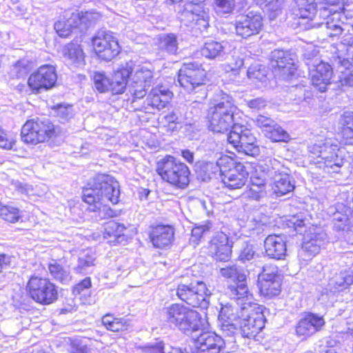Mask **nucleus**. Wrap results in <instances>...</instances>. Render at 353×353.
<instances>
[{"instance_id": "obj_59", "label": "nucleus", "mask_w": 353, "mask_h": 353, "mask_svg": "<svg viewBox=\"0 0 353 353\" xmlns=\"http://www.w3.org/2000/svg\"><path fill=\"white\" fill-rule=\"evenodd\" d=\"M243 65V61L241 58L233 57L230 62L223 65V68L225 72H232L234 75H236Z\"/></svg>"}, {"instance_id": "obj_55", "label": "nucleus", "mask_w": 353, "mask_h": 353, "mask_svg": "<svg viewBox=\"0 0 353 353\" xmlns=\"http://www.w3.org/2000/svg\"><path fill=\"white\" fill-rule=\"evenodd\" d=\"M338 64V70L341 73L339 77L342 85L353 86V66L349 68L342 67L341 63Z\"/></svg>"}, {"instance_id": "obj_35", "label": "nucleus", "mask_w": 353, "mask_h": 353, "mask_svg": "<svg viewBox=\"0 0 353 353\" xmlns=\"http://www.w3.org/2000/svg\"><path fill=\"white\" fill-rule=\"evenodd\" d=\"M132 71V63H128L118 69L110 80V92L114 94L123 92Z\"/></svg>"}, {"instance_id": "obj_15", "label": "nucleus", "mask_w": 353, "mask_h": 353, "mask_svg": "<svg viewBox=\"0 0 353 353\" xmlns=\"http://www.w3.org/2000/svg\"><path fill=\"white\" fill-rule=\"evenodd\" d=\"M220 274L222 276L230 279L235 283L228 287L229 295L231 299L241 301L243 299L248 300L251 294L248 292L246 284V276L243 270L236 265H228L220 269Z\"/></svg>"}, {"instance_id": "obj_18", "label": "nucleus", "mask_w": 353, "mask_h": 353, "mask_svg": "<svg viewBox=\"0 0 353 353\" xmlns=\"http://www.w3.org/2000/svg\"><path fill=\"white\" fill-rule=\"evenodd\" d=\"M258 285L263 296L272 297L278 295L281 291V278L277 266L264 265L259 274Z\"/></svg>"}, {"instance_id": "obj_11", "label": "nucleus", "mask_w": 353, "mask_h": 353, "mask_svg": "<svg viewBox=\"0 0 353 353\" xmlns=\"http://www.w3.org/2000/svg\"><path fill=\"white\" fill-rule=\"evenodd\" d=\"M54 134V128L49 119H30L22 126L21 135L23 141L36 145L43 143Z\"/></svg>"}, {"instance_id": "obj_22", "label": "nucleus", "mask_w": 353, "mask_h": 353, "mask_svg": "<svg viewBox=\"0 0 353 353\" xmlns=\"http://www.w3.org/2000/svg\"><path fill=\"white\" fill-rule=\"evenodd\" d=\"M325 325L323 316L313 313H308L301 318L295 328L296 335L302 340L320 331Z\"/></svg>"}, {"instance_id": "obj_23", "label": "nucleus", "mask_w": 353, "mask_h": 353, "mask_svg": "<svg viewBox=\"0 0 353 353\" xmlns=\"http://www.w3.org/2000/svg\"><path fill=\"white\" fill-rule=\"evenodd\" d=\"M183 15L200 31L205 30L209 26L208 10L201 4L192 2L185 3Z\"/></svg>"}, {"instance_id": "obj_51", "label": "nucleus", "mask_w": 353, "mask_h": 353, "mask_svg": "<svg viewBox=\"0 0 353 353\" xmlns=\"http://www.w3.org/2000/svg\"><path fill=\"white\" fill-rule=\"evenodd\" d=\"M218 168H220L219 175L222 177L228 172L232 170L236 166V162L232 157L228 155L221 156L216 161Z\"/></svg>"}, {"instance_id": "obj_9", "label": "nucleus", "mask_w": 353, "mask_h": 353, "mask_svg": "<svg viewBox=\"0 0 353 353\" xmlns=\"http://www.w3.org/2000/svg\"><path fill=\"white\" fill-rule=\"evenodd\" d=\"M327 240V234L323 228L314 225L310 227L304 234L302 246L298 253L301 264L307 265L319 254Z\"/></svg>"}, {"instance_id": "obj_21", "label": "nucleus", "mask_w": 353, "mask_h": 353, "mask_svg": "<svg viewBox=\"0 0 353 353\" xmlns=\"http://www.w3.org/2000/svg\"><path fill=\"white\" fill-rule=\"evenodd\" d=\"M272 66L285 79H288L294 74L296 70L295 59L288 52L276 50L272 52Z\"/></svg>"}, {"instance_id": "obj_31", "label": "nucleus", "mask_w": 353, "mask_h": 353, "mask_svg": "<svg viewBox=\"0 0 353 353\" xmlns=\"http://www.w3.org/2000/svg\"><path fill=\"white\" fill-rule=\"evenodd\" d=\"M288 171L286 168L270 179L272 181V190L277 196L285 195L292 192L295 188L294 180L288 173Z\"/></svg>"}, {"instance_id": "obj_32", "label": "nucleus", "mask_w": 353, "mask_h": 353, "mask_svg": "<svg viewBox=\"0 0 353 353\" xmlns=\"http://www.w3.org/2000/svg\"><path fill=\"white\" fill-rule=\"evenodd\" d=\"M248 173L244 170V166L238 163L236 166L226 174H223L221 181L225 187L231 189H240L246 183Z\"/></svg>"}, {"instance_id": "obj_53", "label": "nucleus", "mask_w": 353, "mask_h": 353, "mask_svg": "<svg viewBox=\"0 0 353 353\" xmlns=\"http://www.w3.org/2000/svg\"><path fill=\"white\" fill-rule=\"evenodd\" d=\"M56 114L64 122L68 121L74 117L72 106L69 104H57L54 107Z\"/></svg>"}, {"instance_id": "obj_60", "label": "nucleus", "mask_w": 353, "mask_h": 353, "mask_svg": "<svg viewBox=\"0 0 353 353\" xmlns=\"http://www.w3.org/2000/svg\"><path fill=\"white\" fill-rule=\"evenodd\" d=\"M282 1L281 0H272L265 4L263 8L269 14L270 20L274 19L281 11Z\"/></svg>"}, {"instance_id": "obj_26", "label": "nucleus", "mask_w": 353, "mask_h": 353, "mask_svg": "<svg viewBox=\"0 0 353 353\" xmlns=\"http://www.w3.org/2000/svg\"><path fill=\"white\" fill-rule=\"evenodd\" d=\"M332 224L336 231L353 232V197L352 207L343 204L337 205L336 211L333 214Z\"/></svg>"}, {"instance_id": "obj_1", "label": "nucleus", "mask_w": 353, "mask_h": 353, "mask_svg": "<svg viewBox=\"0 0 353 353\" xmlns=\"http://www.w3.org/2000/svg\"><path fill=\"white\" fill-rule=\"evenodd\" d=\"M120 190L119 183L108 174H98L92 188L83 190V199L89 205V210L98 212L101 218L111 216L112 211L108 202L116 204L119 201Z\"/></svg>"}, {"instance_id": "obj_52", "label": "nucleus", "mask_w": 353, "mask_h": 353, "mask_svg": "<svg viewBox=\"0 0 353 353\" xmlns=\"http://www.w3.org/2000/svg\"><path fill=\"white\" fill-rule=\"evenodd\" d=\"M211 228L212 223L210 221H206L205 224L195 226L192 230V234L190 239V243H192L194 246L198 245L202 235L209 231Z\"/></svg>"}, {"instance_id": "obj_19", "label": "nucleus", "mask_w": 353, "mask_h": 353, "mask_svg": "<svg viewBox=\"0 0 353 353\" xmlns=\"http://www.w3.org/2000/svg\"><path fill=\"white\" fill-rule=\"evenodd\" d=\"M57 79L55 68L51 65L40 66L37 72L32 74L28 79V86L34 92H40L52 88Z\"/></svg>"}, {"instance_id": "obj_3", "label": "nucleus", "mask_w": 353, "mask_h": 353, "mask_svg": "<svg viewBox=\"0 0 353 353\" xmlns=\"http://www.w3.org/2000/svg\"><path fill=\"white\" fill-rule=\"evenodd\" d=\"M250 299H243L236 301L241 305V316L237 325L240 327L243 337L251 338L256 336L265 325L263 314L264 307L258 303L252 302V296Z\"/></svg>"}, {"instance_id": "obj_47", "label": "nucleus", "mask_w": 353, "mask_h": 353, "mask_svg": "<svg viewBox=\"0 0 353 353\" xmlns=\"http://www.w3.org/2000/svg\"><path fill=\"white\" fill-rule=\"evenodd\" d=\"M264 135L274 142L287 141L290 137L288 133L276 122L269 130H266Z\"/></svg>"}, {"instance_id": "obj_41", "label": "nucleus", "mask_w": 353, "mask_h": 353, "mask_svg": "<svg viewBox=\"0 0 353 353\" xmlns=\"http://www.w3.org/2000/svg\"><path fill=\"white\" fill-rule=\"evenodd\" d=\"M224 49L223 43L210 40L204 43L201 53L207 59H214L223 55Z\"/></svg>"}, {"instance_id": "obj_25", "label": "nucleus", "mask_w": 353, "mask_h": 353, "mask_svg": "<svg viewBox=\"0 0 353 353\" xmlns=\"http://www.w3.org/2000/svg\"><path fill=\"white\" fill-rule=\"evenodd\" d=\"M209 252L216 261H229L232 254V244L228 236L223 232H218L210 243Z\"/></svg>"}, {"instance_id": "obj_20", "label": "nucleus", "mask_w": 353, "mask_h": 353, "mask_svg": "<svg viewBox=\"0 0 353 353\" xmlns=\"http://www.w3.org/2000/svg\"><path fill=\"white\" fill-rule=\"evenodd\" d=\"M262 26L261 15L254 12L239 17L235 22L236 34L245 39L259 33Z\"/></svg>"}, {"instance_id": "obj_2", "label": "nucleus", "mask_w": 353, "mask_h": 353, "mask_svg": "<svg viewBox=\"0 0 353 353\" xmlns=\"http://www.w3.org/2000/svg\"><path fill=\"white\" fill-rule=\"evenodd\" d=\"M163 317L168 325L187 335L204 328L198 312L182 304L173 303L163 310Z\"/></svg>"}, {"instance_id": "obj_40", "label": "nucleus", "mask_w": 353, "mask_h": 353, "mask_svg": "<svg viewBox=\"0 0 353 353\" xmlns=\"http://www.w3.org/2000/svg\"><path fill=\"white\" fill-rule=\"evenodd\" d=\"M305 1L303 6H300L298 2H295L294 14L303 19L313 20L317 12L316 1L305 0Z\"/></svg>"}, {"instance_id": "obj_48", "label": "nucleus", "mask_w": 353, "mask_h": 353, "mask_svg": "<svg viewBox=\"0 0 353 353\" xmlns=\"http://www.w3.org/2000/svg\"><path fill=\"white\" fill-rule=\"evenodd\" d=\"M160 48L169 54H176L178 50L176 36L173 34L162 36L160 39Z\"/></svg>"}, {"instance_id": "obj_17", "label": "nucleus", "mask_w": 353, "mask_h": 353, "mask_svg": "<svg viewBox=\"0 0 353 353\" xmlns=\"http://www.w3.org/2000/svg\"><path fill=\"white\" fill-rule=\"evenodd\" d=\"M131 74L128 88L133 97L132 101H135L136 99H142L145 96L147 88L153 83L154 74L151 68L141 65Z\"/></svg>"}, {"instance_id": "obj_14", "label": "nucleus", "mask_w": 353, "mask_h": 353, "mask_svg": "<svg viewBox=\"0 0 353 353\" xmlns=\"http://www.w3.org/2000/svg\"><path fill=\"white\" fill-rule=\"evenodd\" d=\"M228 141L239 152L254 156L259 150L256 138L252 131L245 126L236 124L228 135Z\"/></svg>"}, {"instance_id": "obj_7", "label": "nucleus", "mask_w": 353, "mask_h": 353, "mask_svg": "<svg viewBox=\"0 0 353 353\" xmlns=\"http://www.w3.org/2000/svg\"><path fill=\"white\" fill-rule=\"evenodd\" d=\"M236 107L233 99L227 96L222 101L210 108L208 112L209 128L216 133L228 132L236 123H234Z\"/></svg>"}, {"instance_id": "obj_24", "label": "nucleus", "mask_w": 353, "mask_h": 353, "mask_svg": "<svg viewBox=\"0 0 353 353\" xmlns=\"http://www.w3.org/2000/svg\"><path fill=\"white\" fill-rule=\"evenodd\" d=\"M224 346L223 339L214 332H203L195 339L194 353H219Z\"/></svg>"}, {"instance_id": "obj_33", "label": "nucleus", "mask_w": 353, "mask_h": 353, "mask_svg": "<svg viewBox=\"0 0 353 353\" xmlns=\"http://www.w3.org/2000/svg\"><path fill=\"white\" fill-rule=\"evenodd\" d=\"M174 229L170 225H159L150 233V239L156 248H163L170 245L174 239Z\"/></svg>"}, {"instance_id": "obj_5", "label": "nucleus", "mask_w": 353, "mask_h": 353, "mask_svg": "<svg viewBox=\"0 0 353 353\" xmlns=\"http://www.w3.org/2000/svg\"><path fill=\"white\" fill-rule=\"evenodd\" d=\"M157 172L162 179L173 186L184 189L189 183L188 166L171 156H166L157 163Z\"/></svg>"}, {"instance_id": "obj_45", "label": "nucleus", "mask_w": 353, "mask_h": 353, "mask_svg": "<svg viewBox=\"0 0 353 353\" xmlns=\"http://www.w3.org/2000/svg\"><path fill=\"white\" fill-rule=\"evenodd\" d=\"M73 14H77L78 20L76 21L77 26H83L87 28L92 26L101 18V14L95 11H87L85 12H72Z\"/></svg>"}, {"instance_id": "obj_8", "label": "nucleus", "mask_w": 353, "mask_h": 353, "mask_svg": "<svg viewBox=\"0 0 353 353\" xmlns=\"http://www.w3.org/2000/svg\"><path fill=\"white\" fill-rule=\"evenodd\" d=\"M336 143V141L326 139L310 147V152L321 159L318 163H323L325 167L328 169V172H330L329 169H331L333 172H337L344 163L343 152Z\"/></svg>"}, {"instance_id": "obj_57", "label": "nucleus", "mask_w": 353, "mask_h": 353, "mask_svg": "<svg viewBox=\"0 0 353 353\" xmlns=\"http://www.w3.org/2000/svg\"><path fill=\"white\" fill-rule=\"evenodd\" d=\"M234 0H216V12L219 14L230 13L234 8Z\"/></svg>"}, {"instance_id": "obj_63", "label": "nucleus", "mask_w": 353, "mask_h": 353, "mask_svg": "<svg viewBox=\"0 0 353 353\" xmlns=\"http://www.w3.org/2000/svg\"><path fill=\"white\" fill-rule=\"evenodd\" d=\"M255 123L256 125L261 129L263 133L265 134L266 130H269L274 124L275 121L270 117L261 114L256 117Z\"/></svg>"}, {"instance_id": "obj_29", "label": "nucleus", "mask_w": 353, "mask_h": 353, "mask_svg": "<svg viewBox=\"0 0 353 353\" xmlns=\"http://www.w3.org/2000/svg\"><path fill=\"white\" fill-rule=\"evenodd\" d=\"M264 248L266 255L271 259L281 260L286 255V241L283 236L268 235L264 241Z\"/></svg>"}, {"instance_id": "obj_10", "label": "nucleus", "mask_w": 353, "mask_h": 353, "mask_svg": "<svg viewBox=\"0 0 353 353\" xmlns=\"http://www.w3.org/2000/svg\"><path fill=\"white\" fill-rule=\"evenodd\" d=\"M176 294L179 299L187 304L201 308L208 307V299L211 295L210 291L203 281L179 284Z\"/></svg>"}, {"instance_id": "obj_54", "label": "nucleus", "mask_w": 353, "mask_h": 353, "mask_svg": "<svg viewBox=\"0 0 353 353\" xmlns=\"http://www.w3.org/2000/svg\"><path fill=\"white\" fill-rule=\"evenodd\" d=\"M328 287L333 293H336L346 289V285L343 272L336 274L329 281Z\"/></svg>"}, {"instance_id": "obj_43", "label": "nucleus", "mask_w": 353, "mask_h": 353, "mask_svg": "<svg viewBox=\"0 0 353 353\" xmlns=\"http://www.w3.org/2000/svg\"><path fill=\"white\" fill-rule=\"evenodd\" d=\"M261 172L267 175L270 179H272L277 174H279L286 168L284 167L280 161L276 159L268 158L260 165Z\"/></svg>"}, {"instance_id": "obj_61", "label": "nucleus", "mask_w": 353, "mask_h": 353, "mask_svg": "<svg viewBox=\"0 0 353 353\" xmlns=\"http://www.w3.org/2000/svg\"><path fill=\"white\" fill-rule=\"evenodd\" d=\"M266 195L265 189L250 185L249 190L245 193V196L251 200L260 201Z\"/></svg>"}, {"instance_id": "obj_42", "label": "nucleus", "mask_w": 353, "mask_h": 353, "mask_svg": "<svg viewBox=\"0 0 353 353\" xmlns=\"http://www.w3.org/2000/svg\"><path fill=\"white\" fill-rule=\"evenodd\" d=\"M341 134L345 144H353V112L343 114L341 120Z\"/></svg>"}, {"instance_id": "obj_56", "label": "nucleus", "mask_w": 353, "mask_h": 353, "mask_svg": "<svg viewBox=\"0 0 353 353\" xmlns=\"http://www.w3.org/2000/svg\"><path fill=\"white\" fill-rule=\"evenodd\" d=\"M254 254L253 245L247 241H244L240 247L238 258L241 261L245 262L252 259Z\"/></svg>"}, {"instance_id": "obj_13", "label": "nucleus", "mask_w": 353, "mask_h": 353, "mask_svg": "<svg viewBox=\"0 0 353 353\" xmlns=\"http://www.w3.org/2000/svg\"><path fill=\"white\" fill-rule=\"evenodd\" d=\"M30 296L37 303L49 305L58 298L56 285L49 279L32 276L27 285Z\"/></svg>"}, {"instance_id": "obj_62", "label": "nucleus", "mask_w": 353, "mask_h": 353, "mask_svg": "<svg viewBox=\"0 0 353 353\" xmlns=\"http://www.w3.org/2000/svg\"><path fill=\"white\" fill-rule=\"evenodd\" d=\"M201 169L204 172L205 178L210 179L213 175H219L220 168L216 162H205L201 165Z\"/></svg>"}, {"instance_id": "obj_36", "label": "nucleus", "mask_w": 353, "mask_h": 353, "mask_svg": "<svg viewBox=\"0 0 353 353\" xmlns=\"http://www.w3.org/2000/svg\"><path fill=\"white\" fill-rule=\"evenodd\" d=\"M95 261V254L91 250L83 251L79 255L77 264L74 268V270L77 274H90L94 270Z\"/></svg>"}, {"instance_id": "obj_37", "label": "nucleus", "mask_w": 353, "mask_h": 353, "mask_svg": "<svg viewBox=\"0 0 353 353\" xmlns=\"http://www.w3.org/2000/svg\"><path fill=\"white\" fill-rule=\"evenodd\" d=\"M48 270L52 277L62 284L68 285L72 281L69 267L63 266L55 260H52L49 263Z\"/></svg>"}, {"instance_id": "obj_58", "label": "nucleus", "mask_w": 353, "mask_h": 353, "mask_svg": "<svg viewBox=\"0 0 353 353\" xmlns=\"http://www.w3.org/2000/svg\"><path fill=\"white\" fill-rule=\"evenodd\" d=\"M247 75L250 79L263 81L266 77L265 68H262L261 65L250 67L247 71Z\"/></svg>"}, {"instance_id": "obj_12", "label": "nucleus", "mask_w": 353, "mask_h": 353, "mask_svg": "<svg viewBox=\"0 0 353 353\" xmlns=\"http://www.w3.org/2000/svg\"><path fill=\"white\" fill-rule=\"evenodd\" d=\"M327 7L319 8L320 17H327V22L322 24L327 30L330 36L336 37L343 31L346 30V27H342L344 23L343 19H348L343 6L339 5L341 0H325Z\"/></svg>"}, {"instance_id": "obj_39", "label": "nucleus", "mask_w": 353, "mask_h": 353, "mask_svg": "<svg viewBox=\"0 0 353 353\" xmlns=\"http://www.w3.org/2000/svg\"><path fill=\"white\" fill-rule=\"evenodd\" d=\"M79 17L77 14L72 13L70 18L66 21L60 20L54 23V29L59 37L66 38L69 37L73 28H78L76 21L78 20Z\"/></svg>"}, {"instance_id": "obj_4", "label": "nucleus", "mask_w": 353, "mask_h": 353, "mask_svg": "<svg viewBox=\"0 0 353 353\" xmlns=\"http://www.w3.org/2000/svg\"><path fill=\"white\" fill-rule=\"evenodd\" d=\"M178 82L189 93H198L195 101L207 97L206 72L196 61L184 63L179 71Z\"/></svg>"}, {"instance_id": "obj_46", "label": "nucleus", "mask_w": 353, "mask_h": 353, "mask_svg": "<svg viewBox=\"0 0 353 353\" xmlns=\"http://www.w3.org/2000/svg\"><path fill=\"white\" fill-rule=\"evenodd\" d=\"M20 210L12 205H3L0 202V217L3 220L10 222L16 223L21 218Z\"/></svg>"}, {"instance_id": "obj_38", "label": "nucleus", "mask_w": 353, "mask_h": 353, "mask_svg": "<svg viewBox=\"0 0 353 353\" xmlns=\"http://www.w3.org/2000/svg\"><path fill=\"white\" fill-rule=\"evenodd\" d=\"M126 227L113 220L109 221L104 225L103 236L105 239L113 238V241L121 243L125 239Z\"/></svg>"}, {"instance_id": "obj_64", "label": "nucleus", "mask_w": 353, "mask_h": 353, "mask_svg": "<svg viewBox=\"0 0 353 353\" xmlns=\"http://www.w3.org/2000/svg\"><path fill=\"white\" fill-rule=\"evenodd\" d=\"M141 349L143 353H165L164 343L162 341L148 343Z\"/></svg>"}, {"instance_id": "obj_50", "label": "nucleus", "mask_w": 353, "mask_h": 353, "mask_svg": "<svg viewBox=\"0 0 353 353\" xmlns=\"http://www.w3.org/2000/svg\"><path fill=\"white\" fill-rule=\"evenodd\" d=\"M94 86L96 90L102 93L110 91V79L104 72H94L92 75Z\"/></svg>"}, {"instance_id": "obj_16", "label": "nucleus", "mask_w": 353, "mask_h": 353, "mask_svg": "<svg viewBox=\"0 0 353 353\" xmlns=\"http://www.w3.org/2000/svg\"><path fill=\"white\" fill-rule=\"evenodd\" d=\"M92 45L99 57L105 61L112 60L121 51L117 38L110 31L97 32L92 39Z\"/></svg>"}, {"instance_id": "obj_30", "label": "nucleus", "mask_w": 353, "mask_h": 353, "mask_svg": "<svg viewBox=\"0 0 353 353\" xmlns=\"http://www.w3.org/2000/svg\"><path fill=\"white\" fill-rule=\"evenodd\" d=\"M233 300L235 304L231 303L222 305L219 314V321L223 330H230L229 327L235 328L240 320L241 305L237 304L235 299Z\"/></svg>"}, {"instance_id": "obj_27", "label": "nucleus", "mask_w": 353, "mask_h": 353, "mask_svg": "<svg viewBox=\"0 0 353 353\" xmlns=\"http://www.w3.org/2000/svg\"><path fill=\"white\" fill-rule=\"evenodd\" d=\"M172 97V93L165 86L158 85L153 88L148 95L144 106L146 112L152 110H160L164 108Z\"/></svg>"}, {"instance_id": "obj_34", "label": "nucleus", "mask_w": 353, "mask_h": 353, "mask_svg": "<svg viewBox=\"0 0 353 353\" xmlns=\"http://www.w3.org/2000/svg\"><path fill=\"white\" fill-rule=\"evenodd\" d=\"M63 56L67 63L74 68H81L85 65V54L80 45L70 43L63 48Z\"/></svg>"}, {"instance_id": "obj_44", "label": "nucleus", "mask_w": 353, "mask_h": 353, "mask_svg": "<svg viewBox=\"0 0 353 353\" xmlns=\"http://www.w3.org/2000/svg\"><path fill=\"white\" fill-rule=\"evenodd\" d=\"M102 323L107 330L112 332H119L126 330L129 322L123 318H115L110 314H106L102 318Z\"/></svg>"}, {"instance_id": "obj_49", "label": "nucleus", "mask_w": 353, "mask_h": 353, "mask_svg": "<svg viewBox=\"0 0 353 353\" xmlns=\"http://www.w3.org/2000/svg\"><path fill=\"white\" fill-rule=\"evenodd\" d=\"M264 219L260 213H254L248 217L243 227L249 231L259 230L257 233H259L265 225Z\"/></svg>"}, {"instance_id": "obj_6", "label": "nucleus", "mask_w": 353, "mask_h": 353, "mask_svg": "<svg viewBox=\"0 0 353 353\" xmlns=\"http://www.w3.org/2000/svg\"><path fill=\"white\" fill-rule=\"evenodd\" d=\"M304 59L310 70L312 85L319 92H325L333 74L331 65L321 61L319 52L314 48L306 50Z\"/></svg>"}, {"instance_id": "obj_28", "label": "nucleus", "mask_w": 353, "mask_h": 353, "mask_svg": "<svg viewBox=\"0 0 353 353\" xmlns=\"http://www.w3.org/2000/svg\"><path fill=\"white\" fill-rule=\"evenodd\" d=\"M341 37L340 43L337 46V50L341 52V55L338 57L339 63H341L342 67L349 68L353 67V36L350 32V30L346 28L337 37L345 32Z\"/></svg>"}]
</instances>
